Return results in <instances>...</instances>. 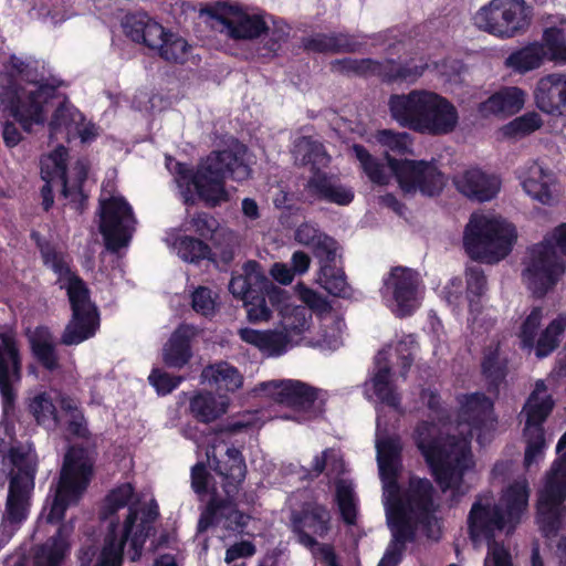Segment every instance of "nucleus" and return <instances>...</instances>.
<instances>
[{
  "mask_svg": "<svg viewBox=\"0 0 566 566\" xmlns=\"http://www.w3.org/2000/svg\"><path fill=\"white\" fill-rule=\"evenodd\" d=\"M412 441L441 491L450 490L452 496L462 495L464 474L473 464L470 441L444 434L433 420L418 421Z\"/></svg>",
  "mask_w": 566,
  "mask_h": 566,
  "instance_id": "f257e3e1",
  "label": "nucleus"
},
{
  "mask_svg": "<svg viewBox=\"0 0 566 566\" xmlns=\"http://www.w3.org/2000/svg\"><path fill=\"white\" fill-rule=\"evenodd\" d=\"M243 151L231 149L213 150L193 169L187 164L177 163L176 174L192 185L200 201L208 208H216L230 201L226 180L241 182L251 175V168L244 159Z\"/></svg>",
  "mask_w": 566,
  "mask_h": 566,
  "instance_id": "f03ea898",
  "label": "nucleus"
},
{
  "mask_svg": "<svg viewBox=\"0 0 566 566\" xmlns=\"http://www.w3.org/2000/svg\"><path fill=\"white\" fill-rule=\"evenodd\" d=\"M389 112L401 126L419 134L443 136L452 133L459 123L457 107L442 95L424 90L390 96Z\"/></svg>",
  "mask_w": 566,
  "mask_h": 566,
  "instance_id": "7ed1b4c3",
  "label": "nucleus"
},
{
  "mask_svg": "<svg viewBox=\"0 0 566 566\" xmlns=\"http://www.w3.org/2000/svg\"><path fill=\"white\" fill-rule=\"evenodd\" d=\"M528 255L523 277L533 295L543 298L555 289L566 270V222L532 245Z\"/></svg>",
  "mask_w": 566,
  "mask_h": 566,
  "instance_id": "20e7f679",
  "label": "nucleus"
},
{
  "mask_svg": "<svg viewBox=\"0 0 566 566\" xmlns=\"http://www.w3.org/2000/svg\"><path fill=\"white\" fill-rule=\"evenodd\" d=\"M93 474L94 461L88 450L83 446H71L64 454L52 501L43 509L48 523L59 524L64 520L66 510L77 504L87 490Z\"/></svg>",
  "mask_w": 566,
  "mask_h": 566,
  "instance_id": "39448f33",
  "label": "nucleus"
},
{
  "mask_svg": "<svg viewBox=\"0 0 566 566\" xmlns=\"http://www.w3.org/2000/svg\"><path fill=\"white\" fill-rule=\"evenodd\" d=\"M229 291L235 298L243 301L248 321L253 324L271 318L272 311L268 301L279 306L287 298L286 292L268 279L262 265L255 260L247 261L240 273L232 274Z\"/></svg>",
  "mask_w": 566,
  "mask_h": 566,
  "instance_id": "423d86ee",
  "label": "nucleus"
},
{
  "mask_svg": "<svg viewBox=\"0 0 566 566\" xmlns=\"http://www.w3.org/2000/svg\"><path fill=\"white\" fill-rule=\"evenodd\" d=\"M516 240L515 227L504 220L473 213L463 232V248L474 261L494 264L507 256Z\"/></svg>",
  "mask_w": 566,
  "mask_h": 566,
  "instance_id": "0eeeda50",
  "label": "nucleus"
},
{
  "mask_svg": "<svg viewBox=\"0 0 566 566\" xmlns=\"http://www.w3.org/2000/svg\"><path fill=\"white\" fill-rule=\"evenodd\" d=\"M506 526L505 515L492 497L478 495L468 515V534L474 545L488 542L484 566H513L512 556L503 543L495 541V533Z\"/></svg>",
  "mask_w": 566,
  "mask_h": 566,
  "instance_id": "6e6552de",
  "label": "nucleus"
},
{
  "mask_svg": "<svg viewBox=\"0 0 566 566\" xmlns=\"http://www.w3.org/2000/svg\"><path fill=\"white\" fill-rule=\"evenodd\" d=\"M566 517V452L551 465L537 492L536 523L542 535L557 536Z\"/></svg>",
  "mask_w": 566,
  "mask_h": 566,
  "instance_id": "1a4fd4ad",
  "label": "nucleus"
},
{
  "mask_svg": "<svg viewBox=\"0 0 566 566\" xmlns=\"http://www.w3.org/2000/svg\"><path fill=\"white\" fill-rule=\"evenodd\" d=\"M387 166L406 193L419 191L426 197L439 196L446 186V176L436 160L397 159L386 154Z\"/></svg>",
  "mask_w": 566,
  "mask_h": 566,
  "instance_id": "9d476101",
  "label": "nucleus"
},
{
  "mask_svg": "<svg viewBox=\"0 0 566 566\" xmlns=\"http://www.w3.org/2000/svg\"><path fill=\"white\" fill-rule=\"evenodd\" d=\"M66 293L72 317L61 336V343L66 346L78 345L93 337L98 329V311L91 302L90 290L80 276L71 279L66 284Z\"/></svg>",
  "mask_w": 566,
  "mask_h": 566,
  "instance_id": "9b49d317",
  "label": "nucleus"
},
{
  "mask_svg": "<svg viewBox=\"0 0 566 566\" xmlns=\"http://www.w3.org/2000/svg\"><path fill=\"white\" fill-rule=\"evenodd\" d=\"M136 219L132 206L124 197H111L99 203V232L105 247L117 252L126 247L135 230Z\"/></svg>",
  "mask_w": 566,
  "mask_h": 566,
  "instance_id": "f8f14e48",
  "label": "nucleus"
},
{
  "mask_svg": "<svg viewBox=\"0 0 566 566\" xmlns=\"http://www.w3.org/2000/svg\"><path fill=\"white\" fill-rule=\"evenodd\" d=\"M333 69L345 75L377 76L382 82L391 84L396 82L412 83L420 77L424 71L423 65H416L411 62L398 63L394 60L379 62L370 57L352 59L344 57L332 63Z\"/></svg>",
  "mask_w": 566,
  "mask_h": 566,
  "instance_id": "ddd939ff",
  "label": "nucleus"
},
{
  "mask_svg": "<svg viewBox=\"0 0 566 566\" xmlns=\"http://www.w3.org/2000/svg\"><path fill=\"white\" fill-rule=\"evenodd\" d=\"M266 396L275 402L306 415L308 419L324 412V401L318 399V389L295 379L271 380L260 385Z\"/></svg>",
  "mask_w": 566,
  "mask_h": 566,
  "instance_id": "4468645a",
  "label": "nucleus"
},
{
  "mask_svg": "<svg viewBox=\"0 0 566 566\" xmlns=\"http://www.w3.org/2000/svg\"><path fill=\"white\" fill-rule=\"evenodd\" d=\"M0 397L2 410L10 416L15 410V385L22 380V355L13 332L0 333Z\"/></svg>",
  "mask_w": 566,
  "mask_h": 566,
  "instance_id": "2eb2a0df",
  "label": "nucleus"
},
{
  "mask_svg": "<svg viewBox=\"0 0 566 566\" xmlns=\"http://www.w3.org/2000/svg\"><path fill=\"white\" fill-rule=\"evenodd\" d=\"M206 455L212 471L221 478L226 495L235 496L248 472L242 452L227 442H219L209 446Z\"/></svg>",
  "mask_w": 566,
  "mask_h": 566,
  "instance_id": "dca6fc26",
  "label": "nucleus"
},
{
  "mask_svg": "<svg viewBox=\"0 0 566 566\" xmlns=\"http://www.w3.org/2000/svg\"><path fill=\"white\" fill-rule=\"evenodd\" d=\"M251 520L252 516L249 513L238 509L235 496L220 497L214 494L209 499L199 516L197 533H205L209 528L222 524L223 530L228 533L242 536L247 534V527Z\"/></svg>",
  "mask_w": 566,
  "mask_h": 566,
  "instance_id": "f3484780",
  "label": "nucleus"
},
{
  "mask_svg": "<svg viewBox=\"0 0 566 566\" xmlns=\"http://www.w3.org/2000/svg\"><path fill=\"white\" fill-rule=\"evenodd\" d=\"M420 282L416 270L401 265L391 268L384 277L380 293L384 298L390 297L396 303L397 316L406 317L413 314Z\"/></svg>",
  "mask_w": 566,
  "mask_h": 566,
  "instance_id": "a211bd4d",
  "label": "nucleus"
},
{
  "mask_svg": "<svg viewBox=\"0 0 566 566\" xmlns=\"http://www.w3.org/2000/svg\"><path fill=\"white\" fill-rule=\"evenodd\" d=\"M139 517V509L137 503L128 505V513L124 520L120 535L118 541L123 544H129V558L136 562L142 557L143 549L146 541L155 533L154 524L159 517V506L155 500H151L148 505L142 510L140 522L137 523Z\"/></svg>",
  "mask_w": 566,
  "mask_h": 566,
  "instance_id": "6ab92c4d",
  "label": "nucleus"
},
{
  "mask_svg": "<svg viewBox=\"0 0 566 566\" xmlns=\"http://www.w3.org/2000/svg\"><path fill=\"white\" fill-rule=\"evenodd\" d=\"M436 496V488L429 479L410 475L403 490V501H398L397 506L415 516L423 530L428 531L439 510Z\"/></svg>",
  "mask_w": 566,
  "mask_h": 566,
  "instance_id": "aec40b11",
  "label": "nucleus"
},
{
  "mask_svg": "<svg viewBox=\"0 0 566 566\" xmlns=\"http://www.w3.org/2000/svg\"><path fill=\"white\" fill-rule=\"evenodd\" d=\"M331 512L323 504L305 503L300 511L292 512V532L298 542L308 548L318 545L316 537L324 538L331 530Z\"/></svg>",
  "mask_w": 566,
  "mask_h": 566,
  "instance_id": "412c9836",
  "label": "nucleus"
},
{
  "mask_svg": "<svg viewBox=\"0 0 566 566\" xmlns=\"http://www.w3.org/2000/svg\"><path fill=\"white\" fill-rule=\"evenodd\" d=\"M57 86L41 83L36 90L22 97L14 93L9 102L11 116L21 125L22 129L30 133L33 124H43L45 116L43 105L52 99L56 94Z\"/></svg>",
  "mask_w": 566,
  "mask_h": 566,
  "instance_id": "4be33fe9",
  "label": "nucleus"
},
{
  "mask_svg": "<svg viewBox=\"0 0 566 566\" xmlns=\"http://www.w3.org/2000/svg\"><path fill=\"white\" fill-rule=\"evenodd\" d=\"M312 251L319 262L322 286L334 296H347L348 284L345 273L336 266L337 241L328 234L323 235L312 248Z\"/></svg>",
  "mask_w": 566,
  "mask_h": 566,
  "instance_id": "5701e85b",
  "label": "nucleus"
},
{
  "mask_svg": "<svg viewBox=\"0 0 566 566\" xmlns=\"http://www.w3.org/2000/svg\"><path fill=\"white\" fill-rule=\"evenodd\" d=\"M230 11L233 18L220 14L214 7L205 9L210 18L219 21L227 29L229 38L233 40H255L268 33L269 25L262 14H250L238 7H230Z\"/></svg>",
  "mask_w": 566,
  "mask_h": 566,
  "instance_id": "b1692460",
  "label": "nucleus"
},
{
  "mask_svg": "<svg viewBox=\"0 0 566 566\" xmlns=\"http://www.w3.org/2000/svg\"><path fill=\"white\" fill-rule=\"evenodd\" d=\"M304 193L305 201L308 203L327 202L348 206L355 198L352 188L342 185L327 172L312 175L304 185Z\"/></svg>",
  "mask_w": 566,
  "mask_h": 566,
  "instance_id": "393cba45",
  "label": "nucleus"
},
{
  "mask_svg": "<svg viewBox=\"0 0 566 566\" xmlns=\"http://www.w3.org/2000/svg\"><path fill=\"white\" fill-rule=\"evenodd\" d=\"M536 107L552 116H566V74L549 73L542 76L534 90Z\"/></svg>",
  "mask_w": 566,
  "mask_h": 566,
  "instance_id": "a878e982",
  "label": "nucleus"
},
{
  "mask_svg": "<svg viewBox=\"0 0 566 566\" xmlns=\"http://www.w3.org/2000/svg\"><path fill=\"white\" fill-rule=\"evenodd\" d=\"M457 190L470 200L486 202L496 197L501 189V179L480 168H470L454 177Z\"/></svg>",
  "mask_w": 566,
  "mask_h": 566,
  "instance_id": "bb28decb",
  "label": "nucleus"
},
{
  "mask_svg": "<svg viewBox=\"0 0 566 566\" xmlns=\"http://www.w3.org/2000/svg\"><path fill=\"white\" fill-rule=\"evenodd\" d=\"M124 32L133 42L144 44L151 50H158L170 30L145 12L129 13L123 22Z\"/></svg>",
  "mask_w": 566,
  "mask_h": 566,
  "instance_id": "cd10ccee",
  "label": "nucleus"
},
{
  "mask_svg": "<svg viewBox=\"0 0 566 566\" xmlns=\"http://www.w3.org/2000/svg\"><path fill=\"white\" fill-rule=\"evenodd\" d=\"M198 334L193 325L180 324L171 333L163 347V363L171 369H182L187 366L192 356V340Z\"/></svg>",
  "mask_w": 566,
  "mask_h": 566,
  "instance_id": "c85d7f7f",
  "label": "nucleus"
},
{
  "mask_svg": "<svg viewBox=\"0 0 566 566\" xmlns=\"http://www.w3.org/2000/svg\"><path fill=\"white\" fill-rule=\"evenodd\" d=\"M35 482L31 478H10L6 503V520L19 525L28 518Z\"/></svg>",
  "mask_w": 566,
  "mask_h": 566,
  "instance_id": "c756f323",
  "label": "nucleus"
},
{
  "mask_svg": "<svg viewBox=\"0 0 566 566\" xmlns=\"http://www.w3.org/2000/svg\"><path fill=\"white\" fill-rule=\"evenodd\" d=\"M460 417L473 430L480 432L493 430L496 423L493 402L482 392L465 396L461 406Z\"/></svg>",
  "mask_w": 566,
  "mask_h": 566,
  "instance_id": "7c9ffc66",
  "label": "nucleus"
},
{
  "mask_svg": "<svg viewBox=\"0 0 566 566\" xmlns=\"http://www.w3.org/2000/svg\"><path fill=\"white\" fill-rule=\"evenodd\" d=\"M500 14H503L504 19L495 24L493 30L496 36L509 39L527 30L532 19V8L525 0H503Z\"/></svg>",
  "mask_w": 566,
  "mask_h": 566,
  "instance_id": "2f4dec72",
  "label": "nucleus"
},
{
  "mask_svg": "<svg viewBox=\"0 0 566 566\" xmlns=\"http://www.w3.org/2000/svg\"><path fill=\"white\" fill-rule=\"evenodd\" d=\"M240 338L250 345L256 347L268 356L277 357L287 350L291 338L287 333L280 331H258L244 327L239 331Z\"/></svg>",
  "mask_w": 566,
  "mask_h": 566,
  "instance_id": "473e14b6",
  "label": "nucleus"
},
{
  "mask_svg": "<svg viewBox=\"0 0 566 566\" xmlns=\"http://www.w3.org/2000/svg\"><path fill=\"white\" fill-rule=\"evenodd\" d=\"M526 93L518 86H506L492 94L480 105V111L493 115H514L525 104Z\"/></svg>",
  "mask_w": 566,
  "mask_h": 566,
  "instance_id": "72a5a7b5",
  "label": "nucleus"
},
{
  "mask_svg": "<svg viewBox=\"0 0 566 566\" xmlns=\"http://www.w3.org/2000/svg\"><path fill=\"white\" fill-rule=\"evenodd\" d=\"M366 386H370L373 394L381 403L400 411L401 396L391 380V367L388 361H376L375 371Z\"/></svg>",
  "mask_w": 566,
  "mask_h": 566,
  "instance_id": "f704fd0d",
  "label": "nucleus"
},
{
  "mask_svg": "<svg viewBox=\"0 0 566 566\" xmlns=\"http://www.w3.org/2000/svg\"><path fill=\"white\" fill-rule=\"evenodd\" d=\"M201 378L218 392H234L243 385V376L239 369L224 360L206 366Z\"/></svg>",
  "mask_w": 566,
  "mask_h": 566,
  "instance_id": "c9c22d12",
  "label": "nucleus"
},
{
  "mask_svg": "<svg viewBox=\"0 0 566 566\" xmlns=\"http://www.w3.org/2000/svg\"><path fill=\"white\" fill-rule=\"evenodd\" d=\"M545 390V382L538 380L523 406L522 413L526 416V429H533L532 431L544 430L543 423L553 411L555 405L551 395H546L543 398L539 397V394Z\"/></svg>",
  "mask_w": 566,
  "mask_h": 566,
  "instance_id": "e433bc0d",
  "label": "nucleus"
},
{
  "mask_svg": "<svg viewBox=\"0 0 566 566\" xmlns=\"http://www.w3.org/2000/svg\"><path fill=\"white\" fill-rule=\"evenodd\" d=\"M302 43L304 50L314 53H354L358 48L352 35L342 32L315 33L304 38Z\"/></svg>",
  "mask_w": 566,
  "mask_h": 566,
  "instance_id": "4c0bfd02",
  "label": "nucleus"
},
{
  "mask_svg": "<svg viewBox=\"0 0 566 566\" xmlns=\"http://www.w3.org/2000/svg\"><path fill=\"white\" fill-rule=\"evenodd\" d=\"M542 46L538 41L528 42L511 52L505 59L504 65L521 75L538 70L545 63V51Z\"/></svg>",
  "mask_w": 566,
  "mask_h": 566,
  "instance_id": "58836bf2",
  "label": "nucleus"
},
{
  "mask_svg": "<svg viewBox=\"0 0 566 566\" xmlns=\"http://www.w3.org/2000/svg\"><path fill=\"white\" fill-rule=\"evenodd\" d=\"M30 349L36 361L49 371L60 368L52 333L46 326H38L29 337Z\"/></svg>",
  "mask_w": 566,
  "mask_h": 566,
  "instance_id": "ea45409f",
  "label": "nucleus"
},
{
  "mask_svg": "<svg viewBox=\"0 0 566 566\" xmlns=\"http://www.w3.org/2000/svg\"><path fill=\"white\" fill-rule=\"evenodd\" d=\"M67 549V533L61 524L53 536L35 548L33 566H60Z\"/></svg>",
  "mask_w": 566,
  "mask_h": 566,
  "instance_id": "a19ab883",
  "label": "nucleus"
},
{
  "mask_svg": "<svg viewBox=\"0 0 566 566\" xmlns=\"http://www.w3.org/2000/svg\"><path fill=\"white\" fill-rule=\"evenodd\" d=\"M566 332V313H559L547 326L541 331L535 344L532 345L534 355L538 359L551 356L560 345Z\"/></svg>",
  "mask_w": 566,
  "mask_h": 566,
  "instance_id": "79ce46f5",
  "label": "nucleus"
},
{
  "mask_svg": "<svg viewBox=\"0 0 566 566\" xmlns=\"http://www.w3.org/2000/svg\"><path fill=\"white\" fill-rule=\"evenodd\" d=\"M521 178V185L528 196L543 205H553L554 197L549 185L551 176L542 166L536 163L532 164L526 176Z\"/></svg>",
  "mask_w": 566,
  "mask_h": 566,
  "instance_id": "37998d69",
  "label": "nucleus"
},
{
  "mask_svg": "<svg viewBox=\"0 0 566 566\" xmlns=\"http://www.w3.org/2000/svg\"><path fill=\"white\" fill-rule=\"evenodd\" d=\"M528 497L530 489L526 482H514L507 488L502 497L506 524L515 526L521 522L528 505Z\"/></svg>",
  "mask_w": 566,
  "mask_h": 566,
  "instance_id": "c03bdc74",
  "label": "nucleus"
},
{
  "mask_svg": "<svg viewBox=\"0 0 566 566\" xmlns=\"http://www.w3.org/2000/svg\"><path fill=\"white\" fill-rule=\"evenodd\" d=\"M410 514L401 507L388 510L387 523L392 534L389 545L406 551L407 544L416 541L417 528L410 520Z\"/></svg>",
  "mask_w": 566,
  "mask_h": 566,
  "instance_id": "a18cd8bd",
  "label": "nucleus"
},
{
  "mask_svg": "<svg viewBox=\"0 0 566 566\" xmlns=\"http://www.w3.org/2000/svg\"><path fill=\"white\" fill-rule=\"evenodd\" d=\"M481 371L485 378L489 389L497 390L506 379L509 373V359L501 354L500 345L489 347L483 355Z\"/></svg>",
  "mask_w": 566,
  "mask_h": 566,
  "instance_id": "49530a36",
  "label": "nucleus"
},
{
  "mask_svg": "<svg viewBox=\"0 0 566 566\" xmlns=\"http://www.w3.org/2000/svg\"><path fill=\"white\" fill-rule=\"evenodd\" d=\"M402 442L398 434L387 436L376 441L377 462L379 472H388L392 475L401 469Z\"/></svg>",
  "mask_w": 566,
  "mask_h": 566,
  "instance_id": "de8ad7c7",
  "label": "nucleus"
},
{
  "mask_svg": "<svg viewBox=\"0 0 566 566\" xmlns=\"http://www.w3.org/2000/svg\"><path fill=\"white\" fill-rule=\"evenodd\" d=\"M295 154L302 166H310L312 175L325 174L322 169L331 161L324 145L308 137H304L296 145Z\"/></svg>",
  "mask_w": 566,
  "mask_h": 566,
  "instance_id": "09e8293b",
  "label": "nucleus"
},
{
  "mask_svg": "<svg viewBox=\"0 0 566 566\" xmlns=\"http://www.w3.org/2000/svg\"><path fill=\"white\" fill-rule=\"evenodd\" d=\"M56 167L62 171V195L70 199L71 207L78 213H83L87 208L88 196L84 192L83 187L87 179V170L82 167L77 174L75 181L69 185L66 177V165L62 158L55 159Z\"/></svg>",
  "mask_w": 566,
  "mask_h": 566,
  "instance_id": "8fccbe9b",
  "label": "nucleus"
},
{
  "mask_svg": "<svg viewBox=\"0 0 566 566\" xmlns=\"http://www.w3.org/2000/svg\"><path fill=\"white\" fill-rule=\"evenodd\" d=\"M228 403L219 401L212 392H199L190 400L192 417L202 423H210L227 412Z\"/></svg>",
  "mask_w": 566,
  "mask_h": 566,
  "instance_id": "3c124183",
  "label": "nucleus"
},
{
  "mask_svg": "<svg viewBox=\"0 0 566 566\" xmlns=\"http://www.w3.org/2000/svg\"><path fill=\"white\" fill-rule=\"evenodd\" d=\"M27 410L39 426L55 428L60 422L56 407L51 395L46 391L29 397L27 399Z\"/></svg>",
  "mask_w": 566,
  "mask_h": 566,
  "instance_id": "603ef678",
  "label": "nucleus"
},
{
  "mask_svg": "<svg viewBox=\"0 0 566 566\" xmlns=\"http://www.w3.org/2000/svg\"><path fill=\"white\" fill-rule=\"evenodd\" d=\"M538 42L545 51V61L566 65V38L563 29L555 25L545 28Z\"/></svg>",
  "mask_w": 566,
  "mask_h": 566,
  "instance_id": "864d4df0",
  "label": "nucleus"
},
{
  "mask_svg": "<svg viewBox=\"0 0 566 566\" xmlns=\"http://www.w3.org/2000/svg\"><path fill=\"white\" fill-rule=\"evenodd\" d=\"M125 544L118 541V522L112 521L104 547L94 566H122Z\"/></svg>",
  "mask_w": 566,
  "mask_h": 566,
  "instance_id": "5fc2aeb1",
  "label": "nucleus"
},
{
  "mask_svg": "<svg viewBox=\"0 0 566 566\" xmlns=\"http://www.w3.org/2000/svg\"><path fill=\"white\" fill-rule=\"evenodd\" d=\"M177 253L186 262L198 264L211 260V248L202 239L181 235L175 242Z\"/></svg>",
  "mask_w": 566,
  "mask_h": 566,
  "instance_id": "6e6d98bb",
  "label": "nucleus"
},
{
  "mask_svg": "<svg viewBox=\"0 0 566 566\" xmlns=\"http://www.w3.org/2000/svg\"><path fill=\"white\" fill-rule=\"evenodd\" d=\"M190 49L191 46L186 39L169 31L157 53L160 59L168 63L185 64L188 61Z\"/></svg>",
  "mask_w": 566,
  "mask_h": 566,
  "instance_id": "4d7b16f0",
  "label": "nucleus"
},
{
  "mask_svg": "<svg viewBox=\"0 0 566 566\" xmlns=\"http://www.w3.org/2000/svg\"><path fill=\"white\" fill-rule=\"evenodd\" d=\"M83 118L82 114L67 102L61 103L52 114L49 122L51 139H57L60 134H69L72 125Z\"/></svg>",
  "mask_w": 566,
  "mask_h": 566,
  "instance_id": "13d9d810",
  "label": "nucleus"
},
{
  "mask_svg": "<svg viewBox=\"0 0 566 566\" xmlns=\"http://www.w3.org/2000/svg\"><path fill=\"white\" fill-rule=\"evenodd\" d=\"M353 150L355 157L360 163L363 171L373 184L379 186L388 185L389 177L386 174L384 164L376 159L363 145L355 144Z\"/></svg>",
  "mask_w": 566,
  "mask_h": 566,
  "instance_id": "bf43d9fd",
  "label": "nucleus"
},
{
  "mask_svg": "<svg viewBox=\"0 0 566 566\" xmlns=\"http://www.w3.org/2000/svg\"><path fill=\"white\" fill-rule=\"evenodd\" d=\"M335 500L343 522L355 525L357 522V502L350 483L339 480L336 483Z\"/></svg>",
  "mask_w": 566,
  "mask_h": 566,
  "instance_id": "052dcab7",
  "label": "nucleus"
},
{
  "mask_svg": "<svg viewBox=\"0 0 566 566\" xmlns=\"http://www.w3.org/2000/svg\"><path fill=\"white\" fill-rule=\"evenodd\" d=\"M40 252L43 264L51 268L52 271L59 275L60 280L66 279L69 284L72 277L78 276L71 270L64 253L59 251L53 244L45 243L40 245Z\"/></svg>",
  "mask_w": 566,
  "mask_h": 566,
  "instance_id": "680f3d73",
  "label": "nucleus"
},
{
  "mask_svg": "<svg viewBox=\"0 0 566 566\" xmlns=\"http://www.w3.org/2000/svg\"><path fill=\"white\" fill-rule=\"evenodd\" d=\"M378 144L398 155L412 153V137L406 132H394L391 129H379L375 134Z\"/></svg>",
  "mask_w": 566,
  "mask_h": 566,
  "instance_id": "e2e57ef3",
  "label": "nucleus"
},
{
  "mask_svg": "<svg viewBox=\"0 0 566 566\" xmlns=\"http://www.w3.org/2000/svg\"><path fill=\"white\" fill-rule=\"evenodd\" d=\"M467 298L471 312L478 311L480 298L486 290V276L481 266H470L465 271Z\"/></svg>",
  "mask_w": 566,
  "mask_h": 566,
  "instance_id": "0e129e2a",
  "label": "nucleus"
},
{
  "mask_svg": "<svg viewBox=\"0 0 566 566\" xmlns=\"http://www.w3.org/2000/svg\"><path fill=\"white\" fill-rule=\"evenodd\" d=\"M544 310L542 306H534L530 314L522 322L518 329V338L523 349L532 350V345L538 336L542 325Z\"/></svg>",
  "mask_w": 566,
  "mask_h": 566,
  "instance_id": "69168bd1",
  "label": "nucleus"
},
{
  "mask_svg": "<svg viewBox=\"0 0 566 566\" xmlns=\"http://www.w3.org/2000/svg\"><path fill=\"white\" fill-rule=\"evenodd\" d=\"M135 493L130 483H123L113 489L105 497L101 517L106 520L117 513L118 510L128 505Z\"/></svg>",
  "mask_w": 566,
  "mask_h": 566,
  "instance_id": "338daca9",
  "label": "nucleus"
},
{
  "mask_svg": "<svg viewBox=\"0 0 566 566\" xmlns=\"http://www.w3.org/2000/svg\"><path fill=\"white\" fill-rule=\"evenodd\" d=\"M543 125L541 116L536 112H528L511 120L503 127L506 137H523L539 129Z\"/></svg>",
  "mask_w": 566,
  "mask_h": 566,
  "instance_id": "774afa93",
  "label": "nucleus"
}]
</instances>
